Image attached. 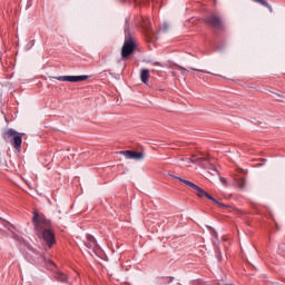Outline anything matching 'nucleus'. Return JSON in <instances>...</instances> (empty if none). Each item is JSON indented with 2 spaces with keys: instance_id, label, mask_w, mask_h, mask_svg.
<instances>
[{
  "instance_id": "f257e3e1",
  "label": "nucleus",
  "mask_w": 285,
  "mask_h": 285,
  "mask_svg": "<svg viewBox=\"0 0 285 285\" xmlns=\"http://www.w3.org/2000/svg\"><path fill=\"white\" fill-rule=\"evenodd\" d=\"M32 223L38 237H42L47 246L52 248L57 244V238H55V232L50 230V220L43 214L35 212Z\"/></svg>"
},
{
  "instance_id": "6ab92c4d",
  "label": "nucleus",
  "mask_w": 285,
  "mask_h": 285,
  "mask_svg": "<svg viewBox=\"0 0 285 285\" xmlns=\"http://www.w3.org/2000/svg\"><path fill=\"white\" fill-rule=\"evenodd\" d=\"M167 284H170V282H173V279H175V277H167Z\"/></svg>"
},
{
  "instance_id": "aec40b11",
  "label": "nucleus",
  "mask_w": 285,
  "mask_h": 285,
  "mask_svg": "<svg viewBox=\"0 0 285 285\" xmlns=\"http://www.w3.org/2000/svg\"><path fill=\"white\" fill-rule=\"evenodd\" d=\"M222 184H226V178H220Z\"/></svg>"
},
{
  "instance_id": "9d476101",
  "label": "nucleus",
  "mask_w": 285,
  "mask_h": 285,
  "mask_svg": "<svg viewBox=\"0 0 285 285\" xmlns=\"http://www.w3.org/2000/svg\"><path fill=\"white\" fill-rule=\"evenodd\" d=\"M188 164H202V161H210V158L208 156L205 157H198L191 156V158L187 159Z\"/></svg>"
},
{
  "instance_id": "0eeeda50",
  "label": "nucleus",
  "mask_w": 285,
  "mask_h": 285,
  "mask_svg": "<svg viewBox=\"0 0 285 285\" xmlns=\"http://www.w3.org/2000/svg\"><path fill=\"white\" fill-rule=\"evenodd\" d=\"M57 81H70L71 83H79L81 81H88V76H58L52 77Z\"/></svg>"
},
{
  "instance_id": "f03ea898",
  "label": "nucleus",
  "mask_w": 285,
  "mask_h": 285,
  "mask_svg": "<svg viewBox=\"0 0 285 285\" xmlns=\"http://www.w3.org/2000/svg\"><path fill=\"white\" fill-rule=\"evenodd\" d=\"M137 48V40L135 36L130 32V18H126L125 20V42L121 48V59L126 61L130 56L135 52Z\"/></svg>"
},
{
  "instance_id": "4468645a",
  "label": "nucleus",
  "mask_w": 285,
  "mask_h": 285,
  "mask_svg": "<svg viewBox=\"0 0 285 285\" xmlns=\"http://www.w3.org/2000/svg\"><path fill=\"white\" fill-rule=\"evenodd\" d=\"M255 3H259L261 6H264L269 10V12H273V7L266 1V0H253Z\"/></svg>"
},
{
  "instance_id": "4be33fe9",
  "label": "nucleus",
  "mask_w": 285,
  "mask_h": 285,
  "mask_svg": "<svg viewBox=\"0 0 285 285\" xmlns=\"http://www.w3.org/2000/svg\"><path fill=\"white\" fill-rule=\"evenodd\" d=\"M276 229L279 230V227L276 225Z\"/></svg>"
},
{
  "instance_id": "20e7f679",
  "label": "nucleus",
  "mask_w": 285,
  "mask_h": 285,
  "mask_svg": "<svg viewBox=\"0 0 285 285\" xmlns=\"http://www.w3.org/2000/svg\"><path fill=\"white\" fill-rule=\"evenodd\" d=\"M2 139L7 144H11L16 148V150H21V144H23V134L14 129H7L2 134Z\"/></svg>"
},
{
  "instance_id": "6e6552de",
  "label": "nucleus",
  "mask_w": 285,
  "mask_h": 285,
  "mask_svg": "<svg viewBox=\"0 0 285 285\" xmlns=\"http://www.w3.org/2000/svg\"><path fill=\"white\" fill-rule=\"evenodd\" d=\"M119 155L126 157V159H135L136 161H141L144 159V153L135 150H121Z\"/></svg>"
},
{
  "instance_id": "f3484780",
  "label": "nucleus",
  "mask_w": 285,
  "mask_h": 285,
  "mask_svg": "<svg viewBox=\"0 0 285 285\" xmlns=\"http://www.w3.org/2000/svg\"><path fill=\"white\" fill-rule=\"evenodd\" d=\"M130 2L134 1V3H136V6H139V3H146V1L148 0H129Z\"/></svg>"
},
{
  "instance_id": "ddd939ff",
  "label": "nucleus",
  "mask_w": 285,
  "mask_h": 285,
  "mask_svg": "<svg viewBox=\"0 0 285 285\" xmlns=\"http://www.w3.org/2000/svg\"><path fill=\"white\" fill-rule=\"evenodd\" d=\"M56 279H58V282L66 283V282H68V275L63 272H58L56 274Z\"/></svg>"
},
{
  "instance_id": "423d86ee",
  "label": "nucleus",
  "mask_w": 285,
  "mask_h": 285,
  "mask_svg": "<svg viewBox=\"0 0 285 285\" xmlns=\"http://www.w3.org/2000/svg\"><path fill=\"white\" fill-rule=\"evenodd\" d=\"M137 24L140 26V28H142L145 36L148 37L149 40H153V36L155 35V31H153L150 19L139 17Z\"/></svg>"
},
{
  "instance_id": "393cba45",
  "label": "nucleus",
  "mask_w": 285,
  "mask_h": 285,
  "mask_svg": "<svg viewBox=\"0 0 285 285\" xmlns=\"http://www.w3.org/2000/svg\"><path fill=\"white\" fill-rule=\"evenodd\" d=\"M200 72H206V71H204V70H200Z\"/></svg>"
},
{
  "instance_id": "a211bd4d",
  "label": "nucleus",
  "mask_w": 285,
  "mask_h": 285,
  "mask_svg": "<svg viewBox=\"0 0 285 285\" xmlns=\"http://www.w3.org/2000/svg\"><path fill=\"white\" fill-rule=\"evenodd\" d=\"M212 175H219V171L215 167L212 168Z\"/></svg>"
},
{
  "instance_id": "b1692460",
  "label": "nucleus",
  "mask_w": 285,
  "mask_h": 285,
  "mask_svg": "<svg viewBox=\"0 0 285 285\" xmlns=\"http://www.w3.org/2000/svg\"><path fill=\"white\" fill-rule=\"evenodd\" d=\"M200 72H206V71H204V70H200Z\"/></svg>"
},
{
  "instance_id": "1a4fd4ad",
  "label": "nucleus",
  "mask_w": 285,
  "mask_h": 285,
  "mask_svg": "<svg viewBox=\"0 0 285 285\" xmlns=\"http://www.w3.org/2000/svg\"><path fill=\"white\" fill-rule=\"evenodd\" d=\"M85 246L92 250H97L99 248V245L97 244V239H95V236L88 234L87 235V240L85 242Z\"/></svg>"
},
{
  "instance_id": "dca6fc26",
  "label": "nucleus",
  "mask_w": 285,
  "mask_h": 285,
  "mask_svg": "<svg viewBox=\"0 0 285 285\" xmlns=\"http://www.w3.org/2000/svg\"><path fill=\"white\" fill-rule=\"evenodd\" d=\"M278 252L281 253V255H285V244H281L278 247Z\"/></svg>"
},
{
  "instance_id": "9b49d317",
  "label": "nucleus",
  "mask_w": 285,
  "mask_h": 285,
  "mask_svg": "<svg viewBox=\"0 0 285 285\" xmlns=\"http://www.w3.org/2000/svg\"><path fill=\"white\" fill-rule=\"evenodd\" d=\"M140 79L142 83H148V79H150V70L142 69L140 72Z\"/></svg>"
},
{
  "instance_id": "f8f14e48",
  "label": "nucleus",
  "mask_w": 285,
  "mask_h": 285,
  "mask_svg": "<svg viewBox=\"0 0 285 285\" xmlns=\"http://www.w3.org/2000/svg\"><path fill=\"white\" fill-rule=\"evenodd\" d=\"M234 184H235V186H237V188H240V190H243V188H246V179L245 178H235Z\"/></svg>"
},
{
  "instance_id": "7ed1b4c3",
  "label": "nucleus",
  "mask_w": 285,
  "mask_h": 285,
  "mask_svg": "<svg viewBox=\"0 0 285 285\" xmlns=\"http://www.w3.org/2000/svg\"><path fill=\"white\" fill-rule=\"evenodd\" d=\"M170 177L173 179H177V181H180V184H184V186H186L187 188H191V190L194 193H196L197 197H200V198L206 197L207 199H209L210 202H213L220 208H228V206L224 205V203H219L217 199H215V197H213L210 194H208L206 190H204V188L195 185V183L184 179L181 177L175 176V175H170Z\"/></svg>"
},
{
  "instance_id": "39448f33",
  "label": "nucleus",
  "mask_w": 285,
  "mask_h": 285,
  "mask_svg": "<svg viewBox=\"0 0 285 285\" xmlns=\"http://www.w3.org/2000/svg\"><path fill=\"white\" fill-rule=\"evenodd\" d=\"M205 23L214 30H224V19L219 14H210L205 18Z\"/></svg>"
},
{
  "instance_id": "5701e85b",
  "label": "nucleus",
  "mask_w": 285,
  "mask_h": 285,
  "mask_svg": "<svg viewBox=\"0 0 285 285\" xmlns=\"http://www.w3.org/2000/svg\"><path fill=\"white\" fill-rule=\"evenodd\" d=\"M191 70H197V69H195V68H191Z\"/></svg>"
},
{
  "instance_id": "412c9836",
  "label": "nucleus",
  "mask_w": 285,
  "mask_h": 285,
  "mask_svg": "<svg viewBox=\"0 0 285 285\" xmlns=\"http://www.w3.org/2000/svg\"><path fill=\"white\" fill-rule=\"evenodd\" d=\"M121 1V3H126V0H120Z\"/></svg>"
},
{
  "instance_id": "2eb2a0df",
  "label": "nucleus",
  "mask_w": 285,
  "mask_h": 285,
  "mask_svg": "<svg viewBox=\"0 0 285 285\" xmlns=\"http://www.w3.org/2000/svg\"><path fill=\"white\" fill-rule=\"evenodd\" d=\"M35 259H38L39 263L45 262L43 255L37 253Z\"/></svg>"
}]
</instances>
